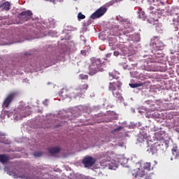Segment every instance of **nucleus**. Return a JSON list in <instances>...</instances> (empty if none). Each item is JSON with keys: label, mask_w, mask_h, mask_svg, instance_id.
Wrapping results in <instances>:
<instances>
[{"label": "nucleus", "mask_w": 179, "mask_h": 179, "mask_svg": "<svg viewBox=\"0 0 179 179\" xmlns=\"http://www.w3.org/2000/svg\"><path fill=\"white\" fill-rule=\"evenodd\" d=\"M78 20H82L83 19H86V15L82 14V13H78Z\"/></svg>", "instance_id": "obj_17"}, {"label": "nucleus", "mask_w": 179, "mask_h": 179, "mask_svg": "<svg viewBox=\"0 0 179 179\" xmlns=\"http://www.w3.org/2000/svg\"><path fill=\"white\" fill-rule=\"evenodd\" d=\"M114 55H115V57H118V55H120V52H118V51H115V52H114Z\"/></svg>", "instance_id": "obj_23"}, {"label": "nucleus", "mask_w": 179, "mask_h": 179, "mask_svg": "<svg viewBox=\"0 0 179 179\" xmlns=\"http://www.w3.org/2000/svg\"><path fill=\"white\" fill-rule=\"evenodd\" d=\"M61 152V148L60 147H52L49 148V153L50 155H57Z\"/></svg>", "instance_id": "obj_11"}, {"label": "nucleus", "mask_w": 179, "mask_h": 179, "mask_svg": "<svg viewBox=\"0 0 179 179\" xmlns=\"http://www.w3.org/2000/svg\"><path fill=\"white\" fill-rule=\"evenodd\" d=\"M120 129H122V127H117L115 131H120Z\"/></svg>", "instance_id": "obj_24"}, {"label": "nucleus", "mask_w": 179, "mask_h": 179, "mask_svg": "<svg viewBox=\"0 0 179 179\" xmlns=\"http://www.w3.org/2000/svg\"><path fill=\"white\" fill-rule=\"evenodd\" d=\"M0 143H5V145H9L10 141L5 139V135L0 136Z\"/></svg>", "instance_id": "obj_14"}, {"label": "nucleus", "mask_w": 179, "mask_h": 179, "mask_svg": "<svg viewBox=\"0 0 179 179\" xmlns=\"http://www.w3.org/2000/svg\"><path fill=\"white\" fill-rule=\"evenodd\" d=\"M74 1H78V0H74Z\"/></svg>", "instance_id": "obj_32"}, {"label": "nucleus", "mask_w": 179, "mask_h": 179, "mask_svg": "<svg viewBox=\"0 0 179 179\" xmlns=\"http://www.w3.org/2000/svg\"><path fill=\"white\" fill-rule=\"evenodd\" d=\"M104 66H106V64L101 62L100 59L92 58L91 64L89 66L88 73L90 76H93V75H96L97 72H103V71H104Z\"/></svg>", "instance_id": "obj_1"}, {"label": "nucleus", "mask_w": 179, "mask_h": 179, "mask_svg": "<svg viewBox=\"0 0 179 179\" xmlns=\"http://www.w3.org/2000/svg\"><path fill=\"white\" fill-rule=\"evenodd\" d=\"M96 163V159L91 156H86L83 159V164L85 168L93 167V165Z\"/></svg>", "instance_id": "obj_7"}, {"label": "nucleus", "mask_w": 179, "mask_h": 179, "mask_svg": "<svg viewBox=\"0 0 179 179\" xmlns=\"http://www.w3.org/2000/svg\"><path fill=\"white\" fill-rule=\"evenodd\" d=\"M164 146L165 148H167L169 145L167 144V141L162 138L161 141L151 145L150 152L152 155H156L159 150H164Z\"/></svg>", "instance_id": "obj_4"}, {"label": "nucleus", "mask_w": 179, "mask_h": 179, "mask_svg": "<svg viewBox=\"0 0 179 179\" xmlns=\"http://www.w3.org/2000/svg\"><path fill=\"white\" fill-rule=\"evenodd\" d=\"M106 12H107V8L106 6H101L91 15L90 19L93 20H94V19H99V17L103 16Z\"/></svg>", "instance_id": "obj_6"}, {"label": "nucleus", "mask_w": 179, "mask_h": 179, "mask_svg": "<svg viewBox=\"0 0 179 179\" xmlns=\"http://www.w3.org/2000/svg\"><path fill=\"white\" fill-rule=\"evenodd\" d=\"M144 171H143V174L140 175V177H143V176H146V172L145 171H150V170H153V167H152V164L150 162H146L143 165Z\"/></svg>", "instance_id": "obj_9"}, {"label": "nucleus", "mask_w": 179, "mask_h": 179, "mask_svg": "<svg viewBox=\"0 0 179 179\" xmlns=\"http://www.w3.org/2000/svg\"><path fill=\"white\" fill-rule=\"evenodd\" d=\"M155 45L157 47V50H160V48H162V47H163V43L160 42L159 43H155Z\"/></svg>", "instance_id": "obj_22"}, {"label": "nucleus", "mask_w": 179, "mask_h": 179, "mask_svg": "<svg viewBox=\"0 0 179 179\" xmlns=\"http://www.w3.org/2000/svg\"><path fill=\"white\" fill-rule=\"evenodd\" d=\"M106 160H105L104 162H108L109 160H110V157H108V156H106Z\"/></svg>", "instance_id": "obj_25"}, {"label": "nucleus", "mask_w": 179, "mask_h": 179, "mask_svg": "<svg viewBox=\"0 0 179 179\" xmlns=\"http://www.w3.org/2000/svg\"><path fill=\"white\" fill-rule=\"evenodd\" d=\"M16 96V92H11L7 95L3 102V107L8 108L10 106V103L13 101V99Z\"/></svg>", "instance_id": "obj_8"}, {"label": "nucleus", "mask_w": 179, "mask_h": 179, "mask_svg": "<svg viewBox=\"0 0 179 179\" xmlns=\"http://www.w3.org/2000/svg\"><path fill=\"white\" fill-rule=\"evenodd\" d=\"M172 152L175 155L176 159H179V149L173 148L172 149Z\"/></svg>", "instance_id": "obj_16"}, {"label": "nucleus", "mask_w": 179, "mask_h": 179, "mask_svg": "<svg viewBox=\"0 0 179 179\" xmlns=\"http://www.w3.org/2000/svg\"><path fill=\"white\" fill-rule=\"evenodd\" d=\"M88 24H90V22L88 21Z\"/></svg>", "instance_id": "obj_29"}, {"label": "nucleus", "mask_w": 179, "mask_h": 179, "mask_svg": "<svg viewBox=\"0 0 179 179\" xmlns=\"http://www.w3.org/2000/svg\"><path fill=\"white\" fill-rule=\"evenodd\" d=\"M143 83H130L129 86L130 87H132L133 89H135V87H141V86H143Z\"/></svg>", "instance_id": "obj_15"}, {"label": "nucleus", "mask_w": 179, "mask_h": 179, "mask_svg": "<svg viewBox=\"0 0 179 179\" xmlns=\"http://www.w3.org/2000/svg\"><path fill=\"white\" fill-rule=\"evenodd\" d=\"M81 89L83 92H86V90L89 89V85L87 83H84L83 84Z\"/></svg>", "instance_id": "obj_20"}, {"label": "nucleus", "mask_w": 179, "mask_h": 179, "mask_svg": "<svg viewBox=\"0 0 179 179\" xmlns=\"http://www.w3.org/2000/svg\"><path fill=\"white\" fill-rule=\"evenodd\" d=\"M8 160H10V158L8 157V155H6L5 154H1L0 155V162L1 163H8Z\"/></svg>", "instance_id": "obj_12"}, {"label": "nucleus", "mask_w": 179, "mask_h": 179, "mask_svg": "<svg viewBox=\"0 0 179 179\" xmlns=\"http://www.w3.org/2000/svg\"><path fill=\"white\" fill-rule=\"evenodd\" d=\"M150 10H153L154 8H153V7L150 6Z\"/></svg>", "instance_id": "obj_28"}, {"label": "nucleus", "mask_w": 179, "mask_h": 179, "mask_svg": "<svg viewBox=\"0 0 179 179\" xmlns=\"http://www.w3.org/2000/svg\"><path fill=\"white\" fill-rule=\"evenodd\" d=\"M1 10H6V12L10 10V3L6 1L1 4L0 6Z\"/></svg>", "instance_id": "obj_10"}, {"label": "nucleus", "mask_w": 179, "mask_h": 179, "mask_svg": "<svg viewBox=\"0 0 179 179\" xmlns=\"http://www.w3.org/2000/svg\"><path fill=\"white\" fill-rule=\"evenodd\" d=\"M83 179H89V177L83 175Z\"/></svg>", "instance_id": "obj_26"}, {"label": "nucleus", "mask_w": 179, "mask_h": 179, "mask_svg": "<svg viewBox=\"0 0 179 179\" xmlns=\"http://www.w3.org/2000/svg\"><path fill=\"white\" fill-rule=\"evenodd\" d=\"M110 80H113V79H118V76H115L113 73H109Z\"/></svg>", "instance_id": "obj_18"}, {"label": "nucleus", "mask_w": 179, "mask_h": 179, "mask_svg": "<svg viewBox=\"0 0 179 179\" xmlns=\"http://www.w3.org/2000/svg\"><path fill=\"white\" fill-rule=\"evenodd\" d=\"M79 76L80 79L83 80H87V79H89V76L87 75L80 74Z\"/></svg>", "instance_id": "obj_19"}, {"label": "nucleus", "mask_w": 179, "mask_h": 179, "mask_svg": "<svg viewBox=\"0 0 179 179\" xmlns=\"http://www.w3.org/2000/svg\"><path fill=\"white\" fill-rule=\"evenodd\" d=\"M171 160H173V157H171Z\"/></svg>", "instance_id": "obj_30"}, {"label": "nucleus", "mask_w": 179, "mask_h": 179, "mask_svg": "<svg viewBox=\"0 0 179 179\" xmlns=\"http://www.w3.org/2000/svg\"><path fill=\"white\" fill-rule=\"evenodd\" d=\"M159 3H160L161 5H164V3L163 1H160Z\"/></svg>", "instance_id": "obj_27"}, {"label": "nucleus", "mask_w": 179, "mask_h": 179, "mask_svg": "<svg viewBox=\"0 0 179 179\" xmlns=\"http://www.w3.org/2000/svg\"><path fill=\"white\" fill-rule=\"evenodd\" d=\"M146 117H148V115H146Z\"/></svg>", "instance_id": "obj_31"}, {"label": "nucleus", "mask_w": 179, "mask_h": 179, "mask_svg": "<svg viewBox=\"0 0 179 179\" xmlns=\"http://www.w3.org/2000/svg\"><path fill=\"white\" fill-rule=\"evenodd\" d=\"M30 110L29 106L20 105L14 114L15 120L19 121L20 120H23V118H26V117L30 115V110Z\"/></svg>", "instance_id": "obj_3"}, {"label": "nucleus", "mask_w": 179, "mask_h": 179, "mask_svg": "<svg viewBox=\"0 0 179 179\" xmlns=\"http://www.w3.org/2000/svg\"><path fill=\"white\" fill-rule=\"evenodd\" d=\"M34 156L35 157H41L43 156V153L41 151L34 152Z\"/></svg>", "instance_id": "obj_21"}, {"label": "nucleus", "mask_w": 179, "mask_h": 179, "mask_svg": "<svg viewBox=\"0 0 179 179\" xmlns=\"http://www.w3.org/2000/svg\"><path fill=\"white\" fill-rule=\"evenodd\" d=\"M121 86H122V83H120V80L110 83L108 85V90L112 92L113 96L119 100L122 99V94H121Z\"/></svg>", "instance_id": "obj_2"}, {"label": "nucleus", "mask_w": 179, "mask_h": 179, "mask_svg": "<svg viewBox=\"0 0 179 179\" xmlns=\"http://www.w3.org/2000/svg\"><path fill=\"white\" fill-rule=\"evenodd\" d=\"M106 166H108V169H110V170H116L117 167V163H115V161L108 162V164H106Z\"/></svg>", "instance_id": "obj_13"}, {"label": "nucleus", "mask_w": 179, "mask_h": 179, "mask_svg": "<svg viewBox=\"0 0 179 179\" xmlns=\"http://www.w3.org/2000/svg\"><path fill=\"white\" fill-rule=\"evenodd\" d=\"M31 17H33V13L30 10L22 11L17 15V18L21 22H27Z\"/></svg>", "instance_id": "obj_5"}]
</instances>
